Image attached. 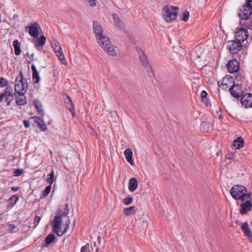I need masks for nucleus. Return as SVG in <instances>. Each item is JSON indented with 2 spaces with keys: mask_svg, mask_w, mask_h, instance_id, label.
Here are the masks:
<instances>
[{
  "mask_svg": "<svg viewBox=\"0 0 252 252\" xmlns=\"http://www.w3.org/2000/svg\"><path fill=\"white\" fill-rule=\"evenodd\" d=\"M11 189H12V191L15 192V191H18V190L19 189V187H12Z\"/></svg>",
  "mask_w": 252,
  "mask_h": 252,
  "instance_id": "obj_49",
  "label": "nucleus"
},
{
  "mask_svg": "<svg viewBox=\"0 0 252 252\" xmlns=\"http://www.w3.org/2000/svg\"><path fill=\"white\" fill-rule=\"evenodd\" d=\"M133 201V198L131 196L127 197L123 199V203L126 205L130 204Z\"/></svg>",
  "mask_w": 252,
  "mask_h": 252,
  "instance_id": "obj_41",
  "label": "nucleus"
},
{
  "mask_svg": "<svg viewBox=\"0 0 252 252\" xmlns=\"http://www.w3.org/2000/svg\"><path fill=\"white\" fill-rule=\"evenodd\" d=\"M113 19L114 21L115 26L121 30L124 29V24L119 16L116 13L112 14Z\"/></svg>",
  "mask_w": 252,
  "mask_h": 252,
  "instance_id": "obj_20",
  "label": "nucleus"
},
{
  "mask_svg": "<svg viewBox=\"0 0 252 252\" xmlns=\"http://www.w3.org/2000/svg\"><path fill=\"white\" fill-rule=\"evenodd\" d=\"M40 220V218L39 217H36L35 220L37 222L39 221Z\"/></svg>",
  "mask_w": 252,
  "mask_h": 252,
  "instance_id": "obj_51",
  "label": "nucleus"
},
{
  "mask_svg": "<svg viewBox=\"0 0 252 252\" xmlns=\"http://www.w3.org/2000/svg\"><path fill=\"white\" fill-rule=\"evenodd\" d=\"M241 43L234 40L229 41L227 43L228 49L232 54L237 53L242 49Z\"/></svg>",
  "mask_w": 252,
  "mask_h": 252,
  "instance_id": "obj_9",
  "label": "nucleus"
},
{
  "mask_svg": "<svg viewBox=\"0 0 252 252\" xmlns=\"http://www.w3.org/2000/svg\"><path fill=\"white\" fill-rule=\"evenodd\" d=\"M34 55V53L32 54L30 56V59L32 60V58H33V57Z\"/></svg>",
  "mask_w": 252,
  "mask_h": 252,
  "instance_id": "obj_54",
  "label": "nucleus"
},
{
  "mask_svg": "<svg viewBox=\"0 0 252 252\" xmlns=\"http://www.w3.org/2000/svg\"><path fill=\"white\" fill-rule=\"evenodd\" d=\"M69 224L70 220L67 214L63 213L61 210H58L51 225L53 228V232L59 236H62L67 231Z\"/></svg>",
  "mask_w": 252,
  "mask_h": 252,
  "instance_id": "obj_2",
  "label": "nucleus"
},
{
  "mask_svg": "<svg viewBox=\"0 0 252 252\" xmlns=\"http://www.w3.org/2000/svg\"><path fill=\"white\" fill-rule=\"evenodd\" d=\"M55 240V236L54 234H49L45 239V242L47 245H50L53 243Z\"/></svg>",
  "mask_w": 252,
  "mask_h": 252,
  "instance_id": "obj_35",
  "label": "nucleus"
},
{
  "mask_svg": "<svg viewBox=\"0 0 252 252\" xmlns=\"http://www.w3.org/2000/svg\"><path fill=\"white\" fill-rule=\"evenodd\" d=\"M207 95V93L205 91H202L201 93V96L202 98V100L205 101L207 99L206 96Z\"/></svg>",
  "mask_w": 252,
  "mask_h": 252,
  "instance_id": "obj_44",
  "label": "nucleus"
},
{
  "mask_svg": "<svg viewBox=\"0 0 252 252\" xmlns=\"http://www.w3.org/2000/svg\"><path fill=\"white\" fill-rule=\"evenodd\" d=\"M52 46L53 48L54 49V51L57 50H61V48H62L60 43L56 40L54 41L53 43H52Z\"/></svg>",
  "mask_w": 252,
  "mask_h": 252,
  "instance_id": "obj_42",
  "label": "nucleus"
},
{
  "mask_svg": "<svg viewBox=\"0 0 252 252\" xmlns=\"http://www.w3.org/2000/svg\"><path fill=\"white\" fill-rule=\"evenodd\" d=\"M24 173V170L22 169H17L14 171V175L15 176H19L21 175Z\"/></svg>",
  "mask_w": 252,
  "mask_h": 252,
  "instance_id": "obj_43",
  "label": "nucleus"
},
{
  "mask_svg": "<svg viewBox=\"0 0 252 252\" xmlns=\"http://www.w3.org/2000/svg\"><path fill=\"white\" fill-rule=\"evenodd\" d=\"M196 52V59H204L205 58V55L204 53H202V49L200 47H196L195 48Z\"/></svg>",
  "mask_w": 252,
  "mask_h": 252,
  "instance_id": "obj_34",
  "label": "nucleus"
},
{
  "mask_svg": "<svg viewBox=\"0 0 252 252\" xmlns=\"http://www.w3.org/2000/svg\"><path fill=\"white\" fill-rule=\"evenodd\" d=\"M228 158L231 159V158H232V157H228Z\"/></svg>",
  "mask_w": 252,
  "mask_h": 252,
  "instance_id": "obj_58",
  "label": "nucleus"
},
{
  "mask_svg": "<svg viewBox=\"0 0 252 252\" xmlns=\"http://www.w3.org/2000/svg\"><path fill=\"white\" fill-rule=\"evenodd\" d=\"M189 12L187 11H185L181 15V19L184 21H187L189 17Z\"/></svg>",
  "mask_w": 252,
  "mask_h": 252,
  "instance_id": "obj_38",
  "label": "nucleus"
},
{
  "mask_svg": "<svg viewBox=\"0 0 252 252\" xmlns=\"http://www.w3.org/2000/svg\"><path fill=\"white\" fill-rule=\"evenodd\" d=\"M13 95L12 88L11 87H6L5 92L0 94V103L4 99L6 102L7 105H10L13 100Z\"/></svg>",
  "mask_w": 252,
  "mask_h": 252,
  "instance_id": "obj_7",
  "label": "nucleus"
},
{
  "mask_svg": "<svg viewBox=\"0 0 252 252\" xmlns=\"http://www.w3.org/2000/svg\"><path fill=\"white\" fill-rule=\"evenodd\" d=\"M137 211V208L135 206H131L128 208H125L123 210V213L125 215L129 216L131 214H135Z\"/></svg>",
  "mask_w": 252,
  "mask_h": 252,
  "instance_id": "obj_29",
  "label": "nucleus"
},
{
  "mask_svg": "<svg viewBox=\"0 0 252 252\" xmlns=\"http://www.w3.org/2000/svg\"><path fill=\"white\" fill-rule=\"evenodd\" d=\"M87 247L86 246H83L81 249V252H85L87 251Z\"/></svg>",
  "mask_w": 252,
  "mask_h": 252,
  "instance_id": "obj_48",
  "label": "nucleus"
},
{
  "mask_svg": "<svg viewBox=\"0 0 252 252\" xmlns=\"http://www.w3.org/2000/svg\"><path fill=\"white\" fill-rule=\"evenodd\" d=\"M138 182L135 178H132L130 179L128 185V189L131 191L133 192L138 187Z\"/></svg>",
  "mask_w": 252,
  "mask_h": 252,
  "instance_id": "obj_23",
  "label": "nucleus"
},
{
  "mask_svg": "<svg viewBox=\"0 0 252 252\" xmlns=\"http://www.w3.org/2000/svg\"><path fill=\"white\" fill-rule=\"evenodd\" d=\"M108 120L110 122V124H112V123H116L119 120V118L115 112H111L108 115Z\"/></svg>",
  "mask_w": 252,
  "mask_h": 252,
  "instance_id": "obj_30",
  "label": "nucleus"
},
{
  "mask_svg": "<svg viewBox=\"0 0 252 252\" xmlns=\"http://www.w3.org/2000/svg\"><path fill=\"white\" fill-rule=\"evenodd\" d=\"M31 69L32 72L33 81H34V83H38L40 80V77L34 64H32V65Z\"/></svg>",
  "mask_w": 252,
  "mask_h": 252,
  "instance_id": "obj_22",
  "label": "nucleus"
},
{
  "mask_svg": "<svg viewBox=\"0 0 252 252\" xmlns=\"http://www.w3.org/2000/svg\"><path fill=\"white\" fill-rule=\"evenodd\" d=\"M26 55H27V56H29V57H30V55H29V53H27V54H26Z\"/></svg>",
  "mask_w": 252,
  "mask_h": 252,
  "instance_id": "obj_57",
  "label": "nucleus"
},
{
  "mask_svg": "<svg viewBox=\"0 0 252 252\" xmlns=\"http://www.w3.org/2000/svg\"><path fill=\"white\" fill-rule=\"evenodd\" d=\"M26 93L14 94L16 103L18 106H23L27 104V99L25 95Z\"/></svg>",
  "mask_w": 252,
  "mask_h": 252,
  "instance_id": "obj_15",
  "label": "nucleus"
},
{
  "mask_svg": "<svg viewBox=\"0 0 252 252\" xmlns=\"http://www.w3.org/2000/svg\"><path fill=\"white\" fill-rule=\"evenodd\" d=\"M90 132H91V133H92V134H93V132L94 131V129H93V127H90Z\"/></svg>",
  "mask_w": 252,
  "mask_h": 252,
  "instance_id": "obj_53",
  "label": "nucleus"
},
{
  "mask_svg": "<svg viewBox=\"0 0 252 252\" xmlns=\"http://www.w3.org/2000/svg\"><path fill=\"white\" fill-rule=\"evenodd\" d=\"M41 131H45V130H46L47 129V127H42V126H40V127H38Z\"/></svg>",
  "mask_w": 252,
  "mask_h": 252,
  "instance_id": "obj_50",
  "label": "nucleus"
},
{
  "mask_svg": "<svg viewBox=\"0 0 252 252\" xmlns=\"http://www.w3.org/2000/svg\"><path fill=\"white\" fill-rule=\"evenodd\" d=\"M8 84V81L6 79L0 77V88L6 86Z\"/></svg>",
  "mask_w": 252,
  "mask_h": 252,
  "instance_id": "obj_40",
  "label": "nucleus"
},
{
  "mask_svg": "<svg viewBox=\"0 0 252 252\" xmlns=\"http://www.w3.org/2000/svg\"><path fill=\"white\" fill-rule=\"evenodd\" d=\"M235 39L239 42H243L246 40L249 36L247 30L246 29L240 28L235 32Z\"/></svg>",
  "mask_w": 252,
  "mask_h": 252,
  "instance_id": "obj_10",
  "label": "nucleus"
},
{
  "mask_svg": "<svg viewBox=\"0 0 252 252\" xmlns=\"http://www.w3.org/2000/svg\"><path fill=\"white\" fill-rule=\"evenodd\" d=\"M233 78H228V77H224L223 78L222 82H221V86L222 88L223 89H226L227 88H228L231 83V82L233 81Z\"/></svg>",
  "mask_w": 252,
  "mask_h": 252,
  "instance_id": "obj_27",
  "label": "nucleus"
},
{
  "mask_svg": "<svg viewBox=\"0 0 252 252\" xmlns=\"http://www.w3.org/2000/svg\"><path fill=\"white\" fill-rule=\"evenodd\" d=\"M227 69L230 73L237 72L240 68L239 63L236 60H232L227 63Z\"/></svg>",
  "mask_w": 252,
  "mask_h": 252,
  "instance_id": "obj_13",
  "label": "nucleus"
},
{
  "mask_svg": "<svg viewBox=\"0 0 252 252\" xmlns=\"http://www.w3.org/2000/svg\"><path fill=\"white\" fill-rule=\"evenodd\" d=\"M162 15L167 22L174 21L177 17L178 8L175 6L166 5L162 8Z\"/></svg>",
  "mask_w": 252,
  "mask_h": 252,
  "instance_id": "obj_4",
  "label": "nucleus"
},
{
  "mask_svg": "<svg viewBox=\"0 0 252 252\" xmlns=\"http://www.w3.org/2000/svg\"><path fill=\"white\" fill-rule=\"evenodd\" d=\"M46 42V37L44 35L41 36L39 38L36 39L34 42L35 47L38 50L41 51L43 47Z\"/></svg>",
  "mask_w": 252,
  "mask_h": 252,
  "instance_id": "obj_17",
  "label": "nucleus"
},
{
  "mask_svg": "<svg viewBox=\"0 0 252 252\" xmlns=\"http://www.w3.org/2000/svg\"><path fill=\"white\" fill-rule=\"evenodd\" d=\"M230 193L234 199H240L241 201H244V198L248 195L246 187L239 185L234 186L231 189Z\"/></svg>",
  "mask_w": 252,
  "mask_h": 252,
  "instance_id": "obj_3",
  "label": "nucleus"
},
{
  "mask_svg": "<svg viewBox=\"0 0 252 252\" xmlns=\"http://www.w3.org/2000/svg\"><path fill=\"white\" fill-rule=\"evenodd\" d=\"M55 52L62 63H64L65 60L62 48H61V50H55Z\"/></svg>",
  "mask_w": 252,
  "mask_h": 252,
  "instance_id": "obj_32",
  "label": "nucleus"
},
{
  "mask_svg": "<svg viewBox=\"0 0 252 252\" xmlns=\"http://www.w3.org/2000/svg\"><path fill=\"white\" fill-rule=\"evenodd\" d=\"M52 124V121H49L48 122H47V125H51Z\"/></svg>",
  "mask_w": 252,
  "mask_h": 252,
  "instance_id": "obj_55",
  "label": "nucleus"
},
{
  "mask_svg": "<svg viewBox=\"0 0 252 252\" xmlns=\"http://www.w3.org/2000/svg\"><path fill=\"white\" fill-rule=\"evenodd\" d=\"M33 104L35 106V108L37 110L39 115L40 116H43L44 111L42 109V105L41 102L39 100L36 99L34 100Z\"/></svg>",
  "mask_w": 252,
  "mask_h": 252,
  "instance_id": "obj_24",
  "label": "nucleus"
},
{
  "mask_svg": "<svg viewBox=\"0 0 252 252\" xmlns=\"http://www.w3.org/2000/svg\"><path fill=\"white\" fill-rule=\"evenodd\" d=\"M13 45L14 48L15 54L16 56L19 55L21 54V50L20 48V43L18 40H15L13 42Z\"/></svg>",
  "mask_w": 252,
  "mask_h": 252,
  "instance_id": "obj_31",
  "label": "nucleus"
},
{
  "mask_svg": "<svg viewBox=\"0 0 252 252\" xmlns=\"http://www.w3.org/2000/svg\"><path fill=\"white\" fill-rule=\"evenodd\" d=\"M31 125L33 126H46V124L42 119L38 117H33L31 118Z\"/></svg>",
  "mask_w": 252,
  "mask_h": 252,
  "instance_id": "obj_18",
  "label": "nucleus"
},
{
  "mask_svg": "<svg viewBox=\"0 0 252 252\" xmlns=\"http://www.w3.org/2000/svg\"><path fill=\"white\" fill-rule=\"evenodd\" d=\"M244 5L247 6L249 8L251 7L252 8V0H245V3Z\"/></svg>",
  "mask_w": 252,
  "mask_h": 252,
  "instance_id": "obj_45",
  "label": "nucleus"
},
{
  "mask_svg": "<svg viewBox=\"0 0 252 252\" xmlns=\"http://www.w3.org/2000/svg\"><path fill=\"white\" fill-rule=\"evenodd\" d=\"M29 29V32L30 35L32 37H37L39 35V29H40L39 25L36 23L31 24L28 27H26Z\"/></svg>",
  "mask_w": 252,
  "mask_h": 252,
  "instance_id": "obj_14",
  "label": "nucleus"
},
{
  "mask_svg": "<svg viewBox=\"0 0 252 252\" xmlns=\"http://www.w3.org/2000/svg\"><path fill=\"white\" fill-rule=\"evenodd\" d=\"M64 103L67 109H68L71 112L72 116L74 117L75 116V113L74 109L73 104L70 98L68 96H66V97L64 99Z\"/></svg>",
  "mask_w": 252,
  "mask_h": 252,
  "instance_id": "obj_19",
  "label": "nucleus"
},
{
  "mask_svg": "<svg viewBox=\"0 0 252 252\" xmlns=\"http://www.w3.org/2000/svg\"><path fill=\"white\" fill-rule=\"evenodd\" d=\"M233 145L237 149L242 148L244 146V139L239 137L233 141Z\"/></svg>",
  "mask_w": 252,
  "mask_h": 252,
  "instance_id": "obj_28",
  "label": "nucleus"
},
{
  "mask_svg": "<svg viewBox=\"0 0 252 252\" xmlns=\"http://www.w3.org/2000/svg\"><path fill=\"white\" fill-rule=\"evenodd\" d=\"M97 241L99 244H100L101 243V237L100 236H98L97 237Z\"/></svg>",
  "mask_w": 252,
  "mask_h": 252,
  "instance_id": "obj_52",
  "label": "nucleus"
},
{
  "mask_svg": "<svg viewBox=\"0 0 252 252\" xmlns=\"http://www.w3.org/2000/svg\"><path fill=\"white\" fill-rule=\"evenodd\" d=\"M54 171L52 169L51 172L47 175L46 181L50 185H52L54 181Z\"/></svg>",
  "mask_w": 252,
  "mask_h": 252,
  "instance_id": "obj_33",
  "label": "nucleus"
},
{
  "mask_svg": "<svg viewBox=\"0 0 252 252\" xmlns=\"http://www.w3.org/2000/svg\"><path fill=\"white\" fill-rule=\"evenodd\" d=\"M244 202L240 205L239 210L240 213L241 215L246 214L248 212H250L252 209V198L251 192H248L247 197L244 198Z\"/></svg>",
  "mask_w": 252,
  "mask_h": 252,
  "instance_id": "obj_5",
  "label": "nucleus"
},
{
  "mask_svg": "<svg viewBox=\"0 0 252 252\" xmlns=\"http://www.w3.org/2000/svg\"><path fill=\"white\" fill-rule=\"evenodd\" d=\"M124 155L126 158L127 162H128L130 165H133V160H132V152L131 149L127 148L124 152Z\"/></svg>",
  "mask_w": 252,
  "mask_h": 252,
  "instance_id": "obj_21",
  "label": "nucleus"
},
{
  "mask_svg": "<svg viewBox=\"0 0 252 252\" xmlns=\"http://www.w3.org/2000/svg\"><path fill=\"white\" fill-rule=\"evenodd\" d=\"M247 25L246 26V27H247L249 29H252V19L250 21L249 23H247Z\"/></svg>",
  "mask_w": 252,
  "mask_h": 252,
  "instance_id": "obj_47",
  "label": "nucleus"
},
{
  "mask_svg": "<svg viewBox=\"0 0 252 252\" xmlns=\"http://www.w3.org/2000/svg\"><path fill=\"white\" fill-rule=\"evenodd\" d=\"M252 13V8H249L244 4L238 10V15L242 20L248 19L251 16Z\"/></svg>",
  "mask_w": 252,
  "mask_h": 252,
  "instance_id": "obj_8",
  "label": "nucleus"
},
{
  "mask_svg": "<svg viewBox=\"0 0 252 252\" xmlns=\"http://www.w3.org/2000/svg\"><path fill=\"white\" fill-rule=\"evenodd\" d=\"M240 101L243 106L245 108L252 107V94H245L242 96Z\"/></svg>",
  "mask_w": 252,
  "mask_h": 252,
  "instance_id": "obj_12",
  "label": "nucleus"
},
{
  "mask_svg": "<svg viewBox=\"0 0 252 252\" xmlns=\"http://www.w3.org/2000/svg\"><path fill=\"white\" fill-rule=\"evenodd\" d=\"M51 189H52V185H49V186L46 187V188L44 189V190L42 191V195L43 197L47 196L50 193V192L51 190Z\"/></svg>",
  "mask_w": 252,
  "mask_h": 252,
  "instance_id": "obj_37",
  "label": "nucleus"
},
{
  "mask_svg": "<svg viewBox=\"0 0 252 252\" xmlns=\"http://www.w3.org/2000/svg\"><path fill=\"white\" fill-rule=\"evenodd\" d=\"M18 198L19 196L17 195V194H15L10 197L9 198L8 201L9 202H11V204L12 205L14 206L16 203L17 201L18 200Z\"/></svg>",
  "mask_w": 252,
  "mask_h": 252,
  "instance_id": "obj_36",
  "label": "nucleus"
},
{
  "mask_svg": "<svg viewBox=\"0 0 252 252\" xmlns=\"http://www.w3.org/2000/svg\"><path fill=\"white\" fill-rule=\"evenodd\" d=\"M229 92L234 97L239 98L243 94V91L241 85L239 84H233L229 88Z\"/></svg>",
  "mask_w": 252,
  "mask_h": 252,
  "instance_id": "obj_11",
  "label": "nucleus"
},
{
  "mask_svg": "<svg viewBox=\"0 0 252 252\" xmlns=\"http://www.w3.org/2000/svg\"><path fill=\"white\" fill-rule=\"evenodd\" d=\"M200 131L205 134L212 133L216 134L217 129V128H214L213 127H201Z\"/></svg>",
  "mask_w": 252,
  "mask_h": 252,
  "instance_id": "obj_25",
  "label": "nucleus"
},
{
  "mask_svg": "<svg viewBox=\"0 0 252 252\" xmlns=\"http://www.w3.org/2000/svg\"><path fill=\"white\" fill-rule=\"evenodd\" d=\"M139 55L140 61L142 63L143 65L146 67L150 66L147 57L142 50L140 51Z\"/></svg>",
  "mask_w": 252,
  "mask_h": 252,
  "instance_id": "obj_26",
  "label": "nucleus"
},
{
  "mask_svg": "<svg viewBox=\"0 0 252 252\" xmlns=\"http://www.w3.org/2000/svg\"><path fill=\"white\" fill-rule=\"evenodd\" d=\"M241 228L244 235L247 237L250 240H252V232L248 223L247 221L244 222L242 224Z\"/></svg>",
  "mask_w": 252,
  "mask_h": 252,
  "instance_id": "obj_16",
  "label": "nucleus"
},
{
  "mask_svg": "<svg viewBox=\"0 0 252 252\" xmlns=\"http://www.w3.org/2000/svg\"><path fill=\"white\" fill-rule=\"evenodd\" d=\"M20 79L14 86V94L26 93L28 88V83L26 79L24 78L22 72H20Z\"/></svg>",
  "mask_w": 252,
  "mask_h": 252,
  "instance_id": "obj_6",
  "label": "nucleus"
},
{
  "mask_svg": "<svg viewBox=\"0 0 252 252\" xmlns=\"http://www.w3.org/2000/svg\"><path fill=\"white\" fill-rule=\"evenodd\" d=\"M50 154L51 155H52V152L51 150H50Z\"/></svg>",
  "mask_w": 252,
  "mask_h": 252,
  "instance_id": "obj_56",
  "label": "nucleus"
},
{
  "mask_svg": "<svg viewBox=\"0 0 252 252\" xmlns=\"http://www.w3.org/2000/svg\"><path fill=\"white\" fill-rule=\"evenodd\" d=\"M93 31L99 45L110 56L115 57L117 53L111 44L108 37L103 34V29L100 24L96 21L93 22Z\"/></svg>",
  "mask_w": 252,
  "mask_h": 252,
  "instance_id": "obj_1",
  "label": "nucleus"
},
{
  "mask_svg": "<svg viewBox=\"0 0 252 252\" xmlns=\"http://www.w3.org/2000/svg\"><path fill=\"white\" fill-rule=\"evenodd\" d=\"M8 229L9 231L11 233L16 232L18 231V229H17V227L15 226V225L12 224V223H8L7 224Z\"/></svg>",
  "mask_w": 252,
  "mask_h": 252,
  "instance_id": "obj_39",
  "label": "nucleus"
},
{
  "mask_svg": "<svg viewBox=\"0 0 252 252\" xmlns=\"http://www.w3.org/2000/svg\"><path fill=\"white\" fill-rule=\"evenodd\" d=\"M31 124V118L29 120H25L24 121V126H30V125Z\"/></svg>",
  "mask_w": 252,
  "mask_h": 252,
  "instance_id": "obj_46",
  "label": "nucleus"
}]
</instances>
